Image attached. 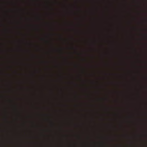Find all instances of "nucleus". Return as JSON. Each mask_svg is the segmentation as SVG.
<instances>
[{
	"label": "nucleus",
	"mask_w": 147,
	"mask_h": 147,
	"mask_svg": "<svg viewBox=\"0 0 147 147\" xmlns=\"http://www.w3.org/2000/svg\"><path fill=\"white\" fill-rule=\"evenodd\" d=\"M11 92V89H7L6 92L7 95L6 96V101L7 105L6 109L5 121L7 125L6 133L7 139L5 147H13L12 145L11 142L8 139L10 132L9 125L10 123V122L9 120V104L11 103L12 102V101L10 98V96L9 94V93H10Z\"/></svg>",
	"instance_id": "1"
},
{
	"label": "nucleus",
	"mask_w": 147,
	"mask_h": 147,
	"mask_svg": "<svg viewBox=\"0 0 147 147\" xmlns=\"http://www.w3.org/2000/svg\"><path fill=\"white\" fill-rule=\"evenodd\" d=\"M2 98H1V147H2Z\"/></svg>",
	"instance_id": "2"
},
{
	"label": "nucleus",
	"mask_w": 147,
	"mask_h": 147,
	"mask_svg": "<svg viewBox=\"0 0 147 147\" xmlns=\"http://www.w3.org/2000/svg\"><path fill=\"white\" fill-rule=\"evenodd\" d=\"M11 10L9 8H7L6 10V17L7 19V22H8V24L11 23V22L10 21H9V19L10 18L11 16L9 15V13L11 11Z\"/></svg>",
	"instance_id": "3"
},
{
	"label": "nucleus",
	"mask_w": 147,
	"mask_h": 147,
	"mask_svg": "<svg viewBox=\"0 0 147 147\" xmlns=\"http://www.w3.org/2000/svg\"><path fill=\"white\" fill-rule=\"evenodd\" d=\"M9 3H9V2L7 1V5H9Z\"/></svg>",
	"instance_id": "4"
}]
</instances>
